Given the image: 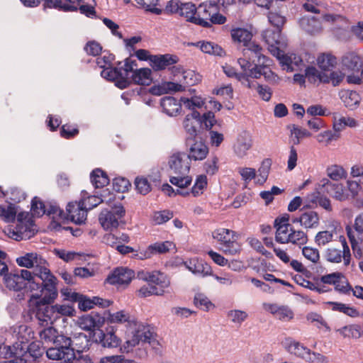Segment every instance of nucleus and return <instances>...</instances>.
Returning a JSON list of instances; mask_svg holds the SVG:
<instances>
[{"instance_id": "obj_11", "label": "nucleus", "mask_w": 363, "mask_h": 363, "mask_svg": "<svg viewBox=\"0 0 363 363\" xmlns=\"http://www.w3.org/2000/svg\"><path fill=\"white\" fill-rule=\"evenodd\" d=\"M70 346L71 343L65 345V342L62 341L60 345H55V347L47 350V357L50 359L62 360L68 363L75 358L74 350Z\"/></svg>"}, {"instance_id": "obj_38", "label": "nucleus", "mask_w": 363, "mask_h": 363, "mask_svg": "<svg viewBox=\"0 0 363 363\" xmlns=\"http://www.w3.org/2000/svg\"><path fill=\"white\" fill-rule=\"evenodd\" d=\"M194 45L199 47L204 53L217 56H223L225 55V51L220 46L211 42L199 41Z\"/></svg>"}, {"instance_id": "obj_43", "label": "nucleus", "mask_w": 363, "mask_h": 363, "mask_svg": "<svg viewBox=\"0 0 363 363\" xmlns=\"http://www.w3.org/2000/svg\"><path fill=\"white\" fill-rule=\"evenodd\" d=\"M327 304L330 306L333 311L343 313L344 314L352 318L358 317L359 315V311L355 308L350 306L345 303L329 301Z\"/></svg>"}, {"instance_id": "obj_9", "label": "nucleus", "mask_w": 363, "mask_h": 363, "mask_svg": "<svg viewBox=\"0 0 363 363\" xmlns=\"http://www.w3.org/2000/svg\"><path fill=\"white\" fill-rule=\"evenodd\" d=\"M213 238L221 245V250L225 255H235L241 250V246L238 242V235L231 230L218 228L212 233Z\"/></svg>"}, {"instance_id": "obj_51", "label": "nucleus", "mask_w": 363, "mask_h": 363, "mask_svg": "<svg viewBox=\"0 0 363 363\" xmlns=\"http://www.w3.org/2000/svg\"><path fill=\"white\" fill-rule=\"evenodd\" d=\"M327 175L333 181H339L347 177V172L342 166L333 164L328 167Z\"/></svg>"}, {"instance_id": "obj_34", "label": "nucleus", "mask_w": 363, "mask_h": 363, "mask_svg": "<svg viewBox=\"0 0 363 363\" xmlns=\"http://www.w3.org/2000/svg\"><path fill=\"white\" fill-rule=\"evenodd\" d=\"M4 284L7 289L14 291H21L26 288L23 283L21 278H19L18 273H6L4 276Z\"/></svg>"}, {"instance_id": "obj_25", "label": "nucleus", "mask_w": 363, "mask_h": 363, "mask_svg": "<svg viewBox=\"0 0 363 363\" xmlns=\"http://www.w3.org/2000/svg\"><path fill=\"white\" fill-rule=\"evenodd\" d=\"M186 267L194 274L205 277L212 275V269L207 264L203 263L196 258L191 259L184 262Z\"/></svg>"}, {"instance_id": "obj_35", "label": "nucleus", "mask_w": 363, "mask_h": 363, "mask_svg": "<svg viewBox=\"0 0 363 363\" xmlns=\"http://www.w3.org/2000/svg\"><path fill=\"white\" fill-rule=\"evenodd\" d=\"M301 27L311 34L319 33L322 30L320 21L315 17L303 16L299 21Z\"/></svg>"}, {"instance_id": "obj_53", "label": "nucleus", "mask_w": 363, "mask_h": 363, "mask_svg": "<svg viewBox=\"0 0 363 363\" xmlns=\"http://www.w3.org/2000/svg\"><path fill=\"white\" fill-rule=\"evenodd\" d=\"M16 209L14 206H0V218L6 223H11L15 220Z\"/></svg>"}, {"instance_id": "obj_56", "label": "nucleus", "mask_w": 363, "mask_h": 363, "mask_svg": "<svg viewBox=\"0 0 363 363\" xmlns=\"http://www.w3.org/2000/svg\"><path fill=\"white\" fill-rule=\"evenodd\" d=\"M325 257L328 262L332 263H340L342 259L344 260V255L340 250L330 247L325 252Z\"/></svg>"}, {"instance_id": "obj_41", "label": "nucleus", "mask_w": 363, "mask_h": 363, "mask_svg": "<svg viewBox=\"0 0 363 363\" xmlns=\"http://www.w3.org/2000/svg\"><path fill=\"white\" fill-rule=\"evenodd\" d=\"M180 101L185 108L191 110L192 112L196 111L197 108H201L204 104L203 99L199 96H182Z\"/></svg>"}, {"instance_id": "obj_17", "label": "nucleus", "mask_w": 363, "mask_h": 363, "mask_svg": "<svg viewBox=\"0 0 363 363\" xmlns=\"http://www.w3.org/2000/svg\"><path fill=\"white\" fill-rule=\"evenodd\" d=\"M271 60L267 63L256 64L250 71L251 77L253 79H259L262 76L269 83L276 84L279 82V77L273 72L269 67Z\"/></svg>"}, {"instance_id": "obj_62", "label": "nucleus", "mask_w": 363, "mask_h": 363, "mask_svg": "<svg viewBox=\"0 0 363 363\" xmlns=\"http://www.w3.org/2000/svg\"><path fill=\"white\" fill-rule=\"evenodd\" d=\"M55 314L57 319L62 316H72L74 313V308L70 305L67 304H55L53 305Z\"/></svg>"}, {"instance_id": "obj_37", "label": "nucleus", "mask_w": 363, "mask_h": 363, "mask_svg": "<svg viewBox=\"0 0 363 363\" xmlns=\"http://www.w3.org/2000/svg\"><path fill=\"white\" fill-rule=\"evenodd\" d=\"M340 98L345 106L351 110L356 108L361 100L360 96L357 91L350 90L342 91Z\"/></svg>"}, {"instance_id": "obj_21", "label": "nucleus", "mask_w": 363, "mask_h": 363, "mask_svg": "<svg viewBox=\"0 0 363 363\" xmlns=\"http://www.w3.org/2000/svg\"><path fill=\"white\" fill-rule=\"evenodd\" d=\"M130 63L133 65V71L130 73V82L140 85H150L152 82V71L149 68H140L134 69L136 66L135 61L128 59Z\"/></svg>"}, {"instance_id": "obj_27", "label": "nucleus", "mask_w": 363, "mask_h": 363, "mask_svg": "<svg viewBox=\"0 0 363 363\" xmlns=\"http://www.w3.org/2000/svg\"><path fill=\"white\" fill-rule=\"evenodd\" d=\"M19 278H21L23 283L26 284V287H28L31 292L36 291V293L43 292L45 290L44 282L37 283L35 281V277L33 271L30 272L27 269H21L18 274Z\"/></svg>"}, {"instance_id": "obj_61", "label": "nucleus", "mask_w": 363, "mask_h": 363, "mask_svg": "<svg viewBox=\"0 0 363 363\" xmlns=\"http://www.w3.org/2000/svg\"><path fill=\"white\" fill-rule=\"evenodd\" d=\"M137 293L138 296L141 298H145L152 295L162 296V291L157 290L156 286H151L150 283L140 287Z\"/></svg>"}, {"instance_id": "obj_44", "label": "nucleus", "mask_w": 363, "mask_h": 363, "mask_svg": "<svg viewBox=\"0 0 363 363\" xmlns=\"http://www.w3.org/2000/svg\"><path fill=\"white\" fill-rule=\"evenodd\" d=\"M317 63L321 69L328 71L336 65L337 60L330 53H323L318 57Z\"/></svg>"}, {"instance_id": "obj_32", "label": "nucleus", "mask_w": 363, "mask_h": 363, "mask_svg": "<svg viewBox=\"0 0 363 363\" xmlns=\"http://www.w3.org/2000/svg\"><path fill=\"white\" fill-rule=\"evenodd\" d=\"M199 121L200 113L198 111H194L191 114L186 116L183 125L189 138H194L196 137Z\"/></svg>"}, {"instance_id": "obj_15", "label": "nucleus", "mask_w": 363, "mask_h": 363, "mask_svg": "<svg viewBox=\"0 0 363 363\" xmlns=\"http://www.w3.org/2000/svg\"><path fill=\"white\" fill-rule=\"evenodd\" d=\"M293 223H299L304 229H315L320 223V216L314 211H303L299 216L291 218Z\"/></svg>"}, {"instance_id": "obj_55", "label": "nucleus", "mask_w": 363, "mask_h": 363, "mask_svg": "<svg viewBox=\"0 0 363 363\" xmlns=\"http://www.w3.org/2000/svg\"><path fill=\"white\" fill-rule=\"evenodd\" d=\"M356 125L357 121L354 118L350 117L341 116L335 118L333 128L335 131H341L346 126L352 128L355 127Z\"/></svg>"}, {"instance_id": "obj_19", "label": "nucleus", "mask_w": 363, "mask_h": 363, "mask_svg": "<svg viewBox=\"0 0 363 363\" xmlns=\"http://www.w3.org/2000/svg\"><path fill=\"white\" fill-rule=\"evenodd\" d=\"M252 146V140L250 133L247 131H242L238 135L233 150L238 157L242 158L247 155Z\"/></svg>"}, {"instance_id": "obj_63", "label": "nucleus", "mask_w": 363, "mask_h": 363, "mask_svg": "<svg viewBox=\"0 0 363 363\" xmlns=\"http://www.w3.org/2000/svg\"><path fill=\"white\" fill-rule=\"evenodd\" d=\"M220 284L225 286H230L234 283V275L228 272H222L220 274L211 275Z\"/></svg>"}, {"instance_id": "obj_49", "label": "nucleus", "mask_w": 363, "mask_h": 363, "mask_svg": "<svg viewBox=\"0 0 363 363\" xmlns=\"http://www.w3.org/2000/svg\"><path fill=\"white\" fill-rule=\"evenodd\" d=\"M271 166L272 160L270 159H265L262 161L258 169V175L255 182L257 184L262 185L267 181Z\"/></svg>"}, {"instance_id": "obj_64", "label": "nucleus", "mask_w": 363, "mask_h": 363, "mask_svg": "<svg viewBox=\"0 0 363 363\" xmlns=\"http://www.w3.org/2000/svg\"><path fill=\"white\" fill-rule=\"evenodd\" d=\"M173 217V213L169 211H162L154 213L152 220L156 225L166 223Z\"/></svg>"}, {"instance_id": "obj_50", "label": "nucleus", "mask_w": 363, "mask_h": 363, "mask_svg": "<svg viewBox=\"0 0 363 363\" xmlns=\"http://www.w3.org/2000/svg\"><path fill=\"white\" fill-rule=\"evenodd\" d=\"M228 319L236 325H241L248 318V313L242 310L233 309L227 313Z\"/></svg>"}, {"instance_id": "obj_60", "label": "nucleus", "mask_w": 363, "mask_h": 363, "mask_svg": "<svg viewBox=\"0 0 363 363\" xmlns=\"http://www.w3.org/2000/svg\"><path fill=\"white\" fill-rule=\"evenodd\" d=\"M303 257L313 264H317L320 260V253L318 249L309 246L302 248Z\"/></svg>"}, {"instance_id": "obj_42", "label": "nucleus", "mask_w": 363, "mask_h": 363, "mask_svg": "<svg viewBox=\"0 0 363 363\" xmlns=\"http://www.w3.org/2000/svg\"><path fill=\"white\" fill-rule=\"evenodd\" d=\"M231 36L235 42L242 43L245 46L251 41L252 34L247 29L237 28L231 30Z\"/></svg>"}, {"instance_id": "obj_16", "label": "nucleus", "mask_w": 363, "mask_h": 363, "mask_svg": "<svg viewBox=\"0 0 363 363\" xmlns=\"http://www.w3.org/2000/svg\"><path fill=\"white\" fill-rule=\"evenodd\" d=\"M318 186L323 192L330 194L338 201H342L348 199V194L345 193L342 184L332 183L329 179L323 178L320 181Z\"/></svg>"}, {"instance_id": "obj_58", "label": "nucleus", "mask_w": 363, "mask_h": 363, "mask_svg": "<svg viewBox=\"0 0 363 363\" xmlns=\"http://www.w3.org/2000/svg\"><path fill=\"white\" fill-rule=\"evenodd\" d=\"M308 199L311 202L318 203L320 206L326 211H330L332 210L330 199L320 195L319 192L313 194Z\"/></svg>"}, {"instance_id": "obj_54", "label": "nucleus", "mask_w": 363, "mask_h": 363, "mask_svg": "<svg viewBox=\"0 0 363 363\" xmlns=\"http://www.w3.org/2000/svg\"><path fill=\"white\" fill-rule=\"evenodd\" d=\"M194 302L197 308L205 311H208L215 307L214 304L203 294H196Z\"/></svg>"}, {"instance_id": "obj_23", "label": "nucleus", "mask_w": 363, "mask_h": 363, "mask_svg": "<svg viewBox=\"0 0 363 363\" xmlns=\"http://www.w3.org/2000/svg\"><path fill=\"white\" fill-rule=\"evenodd\" d=\"M263 308L280 320L289 321L294 318V312L287 306H280L277 303H264Z\"/></svg>"}, {"instance_id": "obj_7", "label": "nucleus", "mask_w": 363, "mask_h": 363, "mask_svg": "<svg viewBox=\"0 0 363 363\" xmlns=\"http://www.w3.org/2000/svg\"><path fill=\"white\" fill-rule=\"evenodd\" d=\"M195 24L210 28L213 24H224L227 19L220 14L216 4L202 3L196 8Z\"/></svg>"}, {"instance_id": "obj_33", "label": "nucleus", "mask_w": 363, "mask_h": 363, "mask_svg": "<svg viewBox=\"0 0 363 363\" xmlns=\"http://www.w3.org/2000/svg\"><path fill=\"white\" fill-rule=\"evenodd\" d=\"M245 46L246 48L242 51L244 56L252 55V59H253V57L257 58V64L267 63L270 61L269 58L262 53V48L258 44L250 41L248 45Z\"/></svg>"}, {"instance_id": "obj_47", "label": "nucleus", "mask_w": 363, "mask_h": 363, "mask_svg": "<svg viewBox=\"0 0 363 363\" xmlns=\"http://www.w3.org/2000/svg\"><path fill=\"white\" fill-rule=\"evenodd\" d=\"M306 78L311 82H315L317 81L328 83V76L320 72L315 67H308L305 70Z\"/></svg>"}, {"instance_id": "obj_24", "label": "nucleus", "mask_w": 363, "mask_h": 363, "mask_svg": "<svg viewBox=\"0 0 363 363\" xmlns=\"http://www.w3.org/2000/svg\"><path fill=\"white\" fill-rule=\"evenodd\" d=\"M283 345L290 354L302 358L306 361L311 351L310 349L305 347L303 344L291 337L285 338L283 341Z\"/></svg>"}, {"instance_id": "obj_39", "label": "nucleus", "mask_w": 363, "mask_h": 363, "mask_svg": "<svg viewBox=\"0 0 363 363\" xmlns=\"http://www.w3.org/2000/svg\"><path fill=\"white\" fill-rule=\"evenodd\" d=\"M337 332L344 337L358 339L363 335V329L359 325L352 324L344 326Z\"/></svg>"}, {"instance_id": "obj_13", "label": "nucleus", "mask_w": 363, "mask_h": 363, "mask_svg": "<svg viewBox=\"0 0 363 363\" xmlns=\"http://www.w3.org/2000/svg\"><path fill=\"white\" fill-rule=\"evenodd\" d=\"M135 277V272L126 267L115 269L106 279L108 283L112 285H128Z\"/></svg>"}, {"instance_id": "obj_59", "label": "nucleus", "mask_w": 363, "mask_h": 363, "mask_svg": "<svg viewBox=\"0 0 363 363\" xmlns=\"http://www.w3.org/2000/svg\"><path fill=\"white\" fill-rule=\"evenodd\" d=\"M100 342L105 347H116L118 345L119 340L113 333L109 332L102 334Z\"/></svg>"}, {"instance_id": "obj_26", "label": "nucleus", "mask_w": 363, "mask_h": 363, "mask_svg": "<svg viewBox=\"0 0 363 363\" xmlns=\"http://www.w3.org/2000/svg\"><path fill=\"white\" fill-rule=\"evenodd\" d=\"M111 303V302L110 301L97 296L90 298L86 296L80 295L78 300V307L80 310L84 311L93 308L94 306L106 308L109 306Z\"/></svg>"}, {"instance_id": "obj_3", "label": "nucleus", "mask_w": 363, "mask_h": 363, "mask_svg": "<svg viewBox=\"0 0 363 363\" xmlns=\"http://www.w3.org/2000/svg\"><path fill=\"white\" fill-rule=\"evenodd\" d=\"M109 320L113 323H125L128 325L133 324L137 326L135 331L133 333L131 338L125 342V349L128 352L130 349L141 343H148L150 345L155 342L154 333L149 325L143 324L137 325L135 319L125 311H120L110 314Z\"/></svg>"}, {"instance_id": "obj_40", "label": "nucleus", "mask_w": 363, "mask_h": 363, "mask_svg": "<svg viewBox=\"0 0 363 363\" xmlns=\"http://www.w3.org/2000/svg\"><path fill=\"white\" fill-rule=\"evenodd\" d=\"M342 66L352 71H357L361 67L359 57L353 52L347 53L342 59Z\"/></svg>"}, {"instance_id": "obj_28", "label": "nucleus", "mask_w": 363, "mask_h": 363, "mask_svg": "<svg viewBox=\"0 0 363 363\" xmlns=\"http://www.w3.org/2000/svg\"><path fill=\"white\" fill-rule=\"evenodd\" d=\"M160 105L163 111L169 116H175L182 111V102L172 96L163 97Z\"/></svg>"}, {"instance_id": "obj_46", "label": "nucleus", "mask_w": 363, "mask_h": 363, "mask_svg": "<svg viewBox=\"0 0 363 363\" xmlns=\"http://www.w3.org/2000/svg\"><path fill=\"white\" fill-rule=\"evenodd\" d=\"M91 182L96 188H101L109 183L106 174L100 169L92 171L90 176Z\"/></svg>"}, {"instance_id": "obj_10", "label": "nucleus", "mask_w": 363, "mask_h": 363, "mask_svg": "<svg viewBox=\"0 0 363 363\" xmlns=\"http://www.w3.org/2000/svg\"><path fill=\"white\" fill-rule=\"evenodd\" d=\"M275 240L281 244L291 243L299 247L306 245L308 238L301 230H295L291 225H282L276 230Z\"/></svg>"}, {"instance_id": "obj_48", "label": "nucleus", "mask_w": 363, "mask_h": 363, "mask_svg": "<svg viewBox=\"0 0 363 363\" xmlns=\"http://www.w3.org/2000/svg\"><path fill=\"white\" fill-rule=\"evenodd\" d=\"M196 8L192 3H184L182 4L180 8L179 15L184 16L187 21L195 24V20L196 18Z\"/></svg>"}, {"instance_id": "obj_45", "label": "nucleus", "mask_w": 363, "mask_h": 363, "mask_svg": "<svg viewBox=\"0 0 363 363\" xmlns=\"http://www.w3.org/2000/svg\"><path fill=\"white\" fill-rule=\"evenodd\" d=\"M289 128L291 131L290 138L294 145H298L301 139L311 137V133L306 129L296 125H290Z\"/></svg>"}, {"instance_id": "obj_8", "label": "nucleus", "mask_w": 363, "mask_h": 363, "mask_svg": "<svg viewBox=\"0 0 363 363\" xmlns=\"http://www.w3.org/2000/svg\"><path fill=\"white\" fill-rule=\"evenodd\" d=\"M133 71V65L130 63L128 59L125 60V63L120 67H106L101 72V76L109 81H114L116 86L120 89L128 87L130 84V73Z\"/></svg>"}, {"instance_id": "obj_1", "label": "nucleus", "mask_w": 363, "mask_h": 363, "mask_svg": "<svg viewBox=\"0 0 363 363\" xmlns=\"http://www.w3.org/2000/svg\"><path fill=\"white\" fill-rule=\"evenodd\" d=\"M43 292L32 294L28 300L30 308L35 311V316L42 326L52 325L57 320L53 305L50 303L57 297V280L44 284Z\"/></svg>"}, {"instance_id": "obj_6", "label": "nucleus", "mask_w": 363, "mask_h": 363, "mask_svg": "<svg viewBox=\"0 0 363 363\" xmlns=\"http://www.w3.org/2000/svg\"><path fill=\"white\" fill-rule=\"evenodd\" d=\"M114 196L111 195L106 203L111 207V209H104L101 211L99 216V220L101 227L105 230H113L116 229L120 220L125 216V209L119 203L116 202Z\"/></svg>"}, {"instance_id": "obj_22", "label": "nucleus", "mask_w": 363, "mask_h": 363, "mask_svg": "<svg viewBox=\"0 0 363 363\" xmlns=\"http://www.w3.org/2000/svg\"><path fill=\"white\" fill-rule=\"evenodd\" d=\"M67 217L77 224L84 223L87 210L82 202H69L67 206Z\"/></svg>"}, {"instance_id": "obj_31", "label": "nucleus", "mask_w": 363, "mask_h": 363, "mask_svg": "<svg viewBox=\"0 0 363 363\" xmlns=\"http://www.w3.org/2000/svg\"><path fill=\"white\" fill-rule=\"evenodd\" d=\"M208 153V147L201 141H196L192 144L186 154L189 161H198L204 160Z\"/></svg>"}, {"instance_id": "obj_29", "label": "nucleus", "mask_w": 363, "mask_h": 363, "mask_svg": "<svg viewBox=\"0 0 363 363\" xmlns=\"http://www.w3.org/2000/svg\"><path fill=\"white\" fill-rule=\"evenodd\" d=\"M274 56L279 60L281 66L287 72H293L295 69L294 67H298L303 62L301 57L295 54L284 55L282 49L279 50V55H274Z\"/></svg>"}, {"instance_id": "obj_12", "label": "nucleus", "mask_w": 363, "mask_h": 363, "mask_svg": "<svg viewBox=\"0 0 363 363\" xmlns=\"http://www.w3.org/2000/svg\"><path fill=\"white\" fill-rule=\"evenodd\" d=\"M262 37L269 46V51L273 55H279V50L286 45L281 36V30L267 29L262 33Z\"/></svg>"}, {"instance_id": "obj_20", "label": "nucleus", "mask_w": 363, "mask_h": 363, "mask_svg": "<svg viewBox=\"0 0 363 363\" xmlns=\"http://www.w3.org/2000/svg\"><path fill=\"white\" fill-rule=\"evenodd\" d=\"M146 281L150 284L151 286H156L157 290L162 291V295L166 292L170 286V279L165 274L160 271H153L147 273L143 278Z\"/></svg>"}, {"instance_id": "obj_4", "label": "nucleus", "mask_w": 363, "mask_h": 363, "mask_svg": "<svg viewBox=\"0 0 363 363\" xmlns=\"http://www.w3.org/2000/svg\"><path fill=\"white\" fill-rule=\"evenodd\" d=\"M172 174L169 182L172 184L181 189L187 187L191 184L192 178L188 175L191 164L185 152H176L172 154L168 161Z\"/></svg>"}, {"instance_id": "obj_52", "label": "nucleus", "mask_w": 363, "mask_h": 363, "mask_svg": "<svg viewBox=\"0 0 363 363\" xmlns=\"http://www.w3.org/2000/svg\"><path fill=\"white\" fill-rule=\"evenodd\" d=\"M207 187V177L206 175L201 174L196 177L195 183L191 189V194L197 197L201 195Z\"/></svg>"}, {"instance_id": "obj_18", "label": "nucleus", "mask_w": 363, "mask_h": 363, "mask_svg": "<svg viewBox=\"0 0 363 363\" xmlns=\"http://www.w3.org/2000/svg\"><path fill=\"white\" fill-rule=\"evenodd\" d=\"M178 62L179 57L175 55H154L150 58V66L155 71H161L169 69Z\"/></svg>"}, {"instance_id": "obj_2", "label": "nucleus", "mask_w": 363, "mask_h": 363, "mask_svg": "<svg viewBox=\"0 0 363 363\" xmlns=\"http://www.w3.org/2000/svg\"><path fill=\"white\" fill-rule=\"evenodd\" d=\"M17 341L12 346H4L2 354L6 360L0 363H26L25 356L28 353L31 357L38 358L43 354L39 343H28L29 337L21 335V331L16 335Z\"/></svg>"}, {"instance_id": "obj_36", "label": "nucleus", "mask_w": 363, "mask_h": 363, "mask_svg": "<svg viewBox=\"0 0 363 363\" xmlns=\"http://www.w3.org/2000/svg\"><path fill=\"white\" fill-rule=\"evenodd\" d=\"M224 73L229 77H235L238 79L244 86L247 88L254 87L255 84L251 79L248 78L246 74L238 73L235 69L230 65H225L223 67Z\"/></svg>"}, {"instance_id": "obj_57", "label": "nucleus", "mask_w": 363, "mask_h": 363, "mask_svg": "<svg viewBox=\"0 0 363 363\" xmlns=\"http://www.w3.org/2000/svg\"><path fill=\"white\" fill-rule=\"evenodd\" d=\"M333 239V232L323 230L318 232L315 236V242L318 247H323L330 243Z\"/></svg>"}, {"instance_id": "obj_30", "label": "nucleus", "mask_w": 363, "mask_h": 363, "mask_svg": "<svg viewBox=\"0 0 363 363\" xmlns=\"http://www.w3.org/2000/svg\"><path fill=\"white\" fill-rule=\"evenodd\" d=\"M183 91V86L172 82H162L157 85L152 86L150 91L153 95L160 96L169 92H177Z\"/></svg>"}, {"instance_id": "obj_14", "label": "nucleus", "mask_w": 363, "mask_h": 363, "mask_svg": "<svg viewBox=\"0 0 363 363\" xmlns=\"http://www.w3.org/2000/svg\"><path fill=\"white\" fill-rule=\"evenodd\" d=\"M44 328L39 331L40 337L43 343L60 345L62 341L66 344H70L72 340L69 337L63 335H59L57 330L50 325L43 326Z\"/></svg>"}, {"instance_id": "obj_5", "label": "nucleus", "mask_w": 363, "mask_h": 363, "mask_svg": "<svg viewBox=\"0 0 363 363\" xmlns=\"http://www.w3.org/2000/svg\"><path fill=\"white\" fill-rule=\"evenodd\" d=\"M16 262L20 267L33 268L34 275L40 279L44 284L57 280L48 268L47 261L37 253H26L17 257Z\"/></svg>"}]
</instances>
